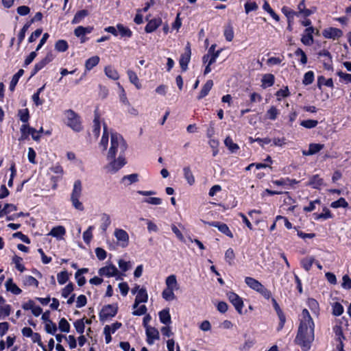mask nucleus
<instances>
[{"label": "nucleus", "mask_w": 351, "mask_h": 351, "mask_svg": "<svg viewBox=\"0 0 351 351\" xmlns=\"http://www.w3.org/2000/svg\"><path fill=\"white\" fill-rule=\"evenodd\" d=\"M315 339V323L308 311L304 308L300 318V324L295 342L303 351H308Z\"/></svg>", "instance_id": "1"}, {"label": "nucleus", "mask_w": 351, "mask_h": 351, "mask_svg": "<svg viewBox=\"0 0 351 351\" xmlns=\"http://www.w3.org/2000/svg\"><path fill=\"white\" fill-rule=\"evenodd\" d=\"M82 191V182L80 180L75 181L73 191L71 195V201L73 206L78 210H84L83 204L80 201Z\"/></svg>", "instance_id": "2"}, {"label": "nucleus", "mask_w": 351, "mask_h": 351, "mask_svg": "<svg viewBox=\"0 0 351 351\" xmlns=\"http://www.w3.org/2000/svg\"><path fill=\"white\" fill-rule=\"evenodd\" d=\"M67 116V125L75 132H79L82 130L83 126L80 117L73 110H68L66 112Z\"/></svg>", "instance_id": "3"}, {"label": "nucleus", "mask_w": 351, "mask_h": 351, "mask_svg": "<svg viewBox=\"0 0 351 351\" xmlns=\"http://www.w3.org/2000/svg\"><path fill=\"white\" fill-rule=\"evenodd\" d=\"M118 312V304L104 305L99 313V320L104 322L110 318L114 317Z\"/></svg>", "instance_id": "4"}, {"label": "nucleus", "mask_w": 351, "mask_h": 351, "mask_svg": "<svg viewBox=\"0 0 351 351\" xmlns=\"http://www.w3.org/2000/svg\"><path fill=\"white\" fill-rule=\"evenodd\" d=\"M227 297L231 304L234 306L235 310L239 314H242V309L243 308V300L237 293L233 291L227 293Z\"/></svg>", "instance_id": "5"}, {"label": "nucleus", "mask_w": 351, "mask_h": 351, "mask_svg": "<svg viewBox=\"0 0 351 351\" xmlns=\"http://www.w3.org/2000/svg\"><path fill=\"white\" fill-rule=\"evenodd\" d=\"M273 307L279 318V323L278 327L276 328L277 331H280L285 326V324L286 322V316L281 309L280 305L277 302L276 300L274 298L271 299Z\"/></svg>", "instance_id": "6"}, {"label": "nucleus", "mask_w": 351, "mask_h": 351, "mask_svg": "<svg viewBox=\"0 0 351 351\" xmlns=\"http://www.w3.org/2000/svg\"><path fill=\"white\" fill-rule=\"evenodd\" d=\"M191 45L189 43H187L185 49L184 53H182L179 60V63L182 71L184 72L188 69V64L191 60Z\"/></svg>", "instance_id": "7"}, {"label": "nucleus", "mask_w": 351, "mask_h": 351, "mask_svg": "<svg viewBox=\"0 0 351 351\" xmlns=\"http://www.w3.org/2000/svg\"><path fill=\"white\" fill-rule=\"evenodd\" d=\"M203 222L205 224H208L209 226L217 228L219 231H220L221 233L224 234L227 237L232 239L233 238V234L230 230L229 227L227 226V224L220 222V221H203Z\"/></svg>", "instance_id": "8"}, {"label": "nucleus", "mask_w": 351, "mask_h": 351, "mask_svg": "<svg viewBox=\"0 0 351 351\" xmlns=\"http://www.w3.org/2000/svg\"><path fill=\"white\" fill-rule=\"evenodd\" d=\"M317 55L319 57L324 58L322 60L324 68L327 71H332V56L330 51L327 49H322L317 53Z\"/></svg>", "instance_id": "9"}, {"label": "nucleus", "mask_w": 351, "mask_h": 351, "mask_svg": "<svg viewBox=\"0 0 351 351\" xmlns=\"http://www.w3.org/2000/svg\"><path fill=\"white\" fill-rule=\"evenodd\" d=\"M110 160L111 162L106 167V168L112 173H116L126 164L125 159L122 156H119L117 160L115 158Z\"/></svg>", "instance_id": "10"}, {"label": "nucleus", "mask_w": 351, "mask_h": 351, "mask_svg": "<svg viewBox=\"0 0 351 351\" xmlns=\"http://www.w3.org/2000/svg\"><path fill=\"white\" fill-rule=\"evenodd\" d=\"M322 35L325 38L336 40L343 36V32L339 28L330 27L324 29Z\"/></svg>", "instance_id": "11"}, {"label": "nucleus", "mask_w": 351, "mask_h": 351, "mask_svg": "<svg viewBox=\"0 0 351 351\" xmlns=\"http://www.w3.org/2000/svg\"><path fill=\"white\" fill-rule=\"evenodd\" d=\"M98 274L101 276L113 277L119 274L117 268L112 264L101 267Z\"/></svg>", "instance_id": "12"}, {"label": "nucleus", "mask_w": 351, "mask_h": 351, "mask_svg": "<svg viewBox=\"0 0 351 351\" xmlns=\"http://www.w3.org/2000/svg\"><path fill=\"white\" fill-rule=\"evenodd\" d=\"M315 28L313 27H306L304 34L302 35L301 42L306 46H310L313 43V33Z\"/></svg>", "instance_id": "13"}, {"label": "nucleus", "mask_w": 351, "mask_h": 351, "mask_svg": "<svg viewBox=\"0 0 351 351\" xmlns=\"http://www.w3.org/2000/svg\"><path fill=\"white\" fill-rule=\"evenodd\" d=\"M145 332L147 336L146 341L149 345H152L155 340L160 338L159 332L154 327H147Z\"/></svg>", "instance_id": "14"}, {"label": "nucleus", "mask_w": 351, "mask_h": 351, "mask_svg": "<svg viewBox=\"0 0 351 351\" xmlns=\"http://www.w3.org/2000/svg\"><path fill=\"white\" fill-rule=\"evenodd\" d=\"M298 11L296 12L297 16H302L306 18L313 14L315 11L316 8H314L313 10L306 8L305 0H301L299 4L298 5Z\"/></svg>", "instance_id": "15"}, {"label": "nucleus", "mask_w": 351, "mask_h": 351, "mask_svg": "<svg viewBox=\"0 0 351 351\" xmlns=\"http://www.w3.org/2000/svg\"><path fill=\"white\" fill-rule=\"evenodd\" d=\"M114 237L119 241H121V246L125 247L128 245L129 235L128 232L123 229H116L114 231Z\"/></svg>", "instance_id": "16"}, {"label": "nucleus", "mask_w": 351, "mask_h": 351, "mask_svg": "<svg viewBox=\"0 0 351 351\" xmlns=\"http://www.w3.org/2000/svg\"><path fill=\"white\" fill-rule=\"evenodd\" d=\"M162 19L160 18H154L148 21L147 24L145 27L146 33H152L156 30L162 24Z\"/></svg>", "instance_id": "17"}, {"label": "nucleus", "mask_w": 351, "mask_h": 351, "mask_svg": "<svg viewBox=\"0 0 351 351\" xmlns=\"http://www.w3.org/2000/svg\"><path fill=\"white\" fill-rule=\"evenodd\" d=\"M324 147V144L321 143H310L308 150H303L304 156H312L319 152Z\"/></svg>", "instance_id": "18"}, {"label": "nucleus", "mask_w": 351, "mask_h": 351, "mask_svg": "<svg viewBox=\"0 0 351 351\" xmlns=\"http://www.w3.org/2000/svg\"><path fill=\"white\" fill-rule=\"evenodd\" d=\"M119 141H121V149L123 152H125V150L127 148L126 143L124 141L123 137L117 133L112 134H111V145H112V143H114V149H117L119 145Z\"/></svg>", "instance_id": "19"}, {"label": "nucleus", "mask_w": 351, "mask_h": 351, "mask_svg": "<svg viewBox=\"0 0 351 351\" xmlns=\"http://www.w3.org/2000/svg\"><path fill=\"white\" fill-rule=\"evenodd\" d=\"M88 268L84 267L78 269L75 274V278L79 287H82L86 282V280L82 275L88 272Z\"/></svg>", "instance_id": "20"}, {"label": "nucleus", "mask_w": 351, "mask_h": 351, "mask_svg": "<svg viewBox=\"0 0 351 351\" xmlns=\"http://www.w3.org/2000/svg\"><path fill=\"white\" fill-rule=\"evenodd\" d=\"M213 86V81L212 80H208L202 86L199 95L197 97V100H201L207 96Z\"/></svg>", "instance_id": "21"}, {"label": "nucleus", "mask_w": 351, "mask_h": 351, "mask_svg": "<svg viewBox=\"0 0 351 351\" xmlns=\"http://www.w3.org/2000/svg\"><path fill=\"white\" fill-rule=\"evenodd\" d=\"M100 130H101L100 115L97 109L95 110L94 119H93V133L94 136L96 137H98L100 134Z\"/></svg>", "instance_id": "22"}, {"label": "nucleus", "mask_w": 351, "mask_h": 351, "mask_svg": "<svg viewBox=\"0 0 351 351\" xmlns=\"http://www.w3.org/2000/svg\"><path fill=\"white\" fill-rule=\"evenodd\" d=\"M5 288L8 291H10L14 295H19L22 293V290L13 282L12 278H8L5 282Z\"/></svg>", "instance_id": "23"}, {"label": "nucleus", "mask_w": 351, "mask_h": 351, "mask_svg": "<svg viewBox=\"0 0 351 351\" xmlns=\"http://www.w3.org/2000/svg\"><path fill=\"white\" fill-rule=\"evenodd\" d=\"M308 184L313 189H320L321 186L324 184V180L318 174L313 175L310 178Z\"/></svg>", "instance_id": "24"}, {"label": "nucleus", "mask_w": 351, "mask_h": 351, "mask_svg": "<svg viewBox=\"0 0 351 351\" xmlns=\"http://www.w3.org/2000/svg\"><path fill=\"white\" fill-rule=\"evenodd\" d=\"M117 29L118 32V35L119 34L122 38H130L133 35L132 30L129 27L124 26L121 23L117 24Z\"/></svg>", "instance_id": "25"}, {"label": "nucleus", "mask_w": 351, "mask_h": 351, "mask_svg": "<svg viewBox=\"0 0 351 351\" xmlns=\"http://www.w3.org/2000/svg\"><path fill=\"white\" fill-rule=\"evenodd\" d=\"M262 87L263 88H266L267 87H271L274 84L275 82V76L271 73H267L263 75L262 79Z\"/></svg>", "instance_id": "26"}, {"label": "nucleus", "mask_w": 351, "mask_h": 351, "mask_svg": "<svg viewBox=\"0 0 351 351\" xmlns=\"http://www.w3.org/2000/svg\"><path fill=\"white\" fill-rule=\"evenodd\" d=\"M245 282L250 289L256 292L263 285L258 280L249 276L245 278Z\"/></svg>", "instance_id": "27"}, {"label": "nucleus", "mask_w": 351, "mask_h": 351, "mask_svg": "<svg viewBox=\"0 0 351 351\" xmlns=\"http://www.w3.org/2000/svg\"><path fill=\"white\" fill-rule=\"evenodd\" d=\"M160 322L165 325H169L171 323V315L169 308H165L160 311L158 313Z\"/></svg>", "instance_id": "28"}, {"label": "nucleus", "mask_w": 351, "mask_h": 351, "mask_svg": "<svg viewBox=\"0 0 351 351\" xmlns=\"http://www.w3.org/2000/svg\"><path fill=\"white\" fill-rule=\"evenodd\" d=\"M272 183L277 186H293L294 184H296L298 183V181H297L295 179H291L289 178H280L279 180H272Z\"/></svg>", "instance_id": "29"}, {"label": "nucleus", "mask_w": 351, "mask_h": 351, "mask_svg": "<svg viewBox=\"0 0 351 351\" xmlns=\"http://www.w3.org/2000/svg\"><path fill=\"white\" fill-rule=\"evenodd\" d=\"M29 129H31V126L29 125V123L23 124L21 126V128H20L21 136L19 138V141L20 142L29 139V136L30 135V130H29Z\"/></svg>", "instance_id": "30"}, {"label": "nucleus", "mask_w": 351, "mask_h": 351, "mask_svg": "<svg viewBox=\"0 0 351 351\" xmlns=\"http://www.w3.org/2000/svg\"><path fill=\"white\" fill-rule=\"evenodd\" d=\"M324 85L329 88L334 87V83L332 78L326 79L324 76L320 75L317 77V87L322 89V86Z\"/></svg>", "instance_id": "31"}, {"label": "nucleus", "mask_w": 351, "mask_h": 351, "mask_svg": "<svg viewBox=\"0 0 351 351\" xmlns=\"http://www.w3.org/2000/svg\"><path fill=\"white\" fill-rule=\"evenodd\" d=\"M183 173H184V177L186 179L187 183L191 186L193 185L195 182V177L193 176V174L191 170L190 167H189V166L184 167L183 168Z\"/></svg>", "instance_id": "32"}, {"label": "nucleus", "mask_w": 351, "mask_h": 351, "mask_svg": "<svg viewBox=\"0 0 351 351\" xmlns=\"http://www.w3.org/2000/svg\"><path fill=\"white\" fill-rule=\"evenodd\" d=\"M127 74L130 82L133 84L137 89H140L141 88V84L139 82L136 73L134 71L129 69L127 71Z\"/></svg>", "instance_id": "33"}, {"label": "nucleus", "mask_w": 351, "mask_h": 351, "mask_svg": "<svg viewBox=\"0 0 351 351\" xmlns=\"http://www.w3.org/2000/svg\"><path fill=\"white\" fill-rule=\"evenodd\" d=\"M89 14L87 10H81L77 11L71 21L72 24L80 23L85 17Z\"/></svg>", "instance_id": "34"}, {"label": "nucleus", "mask_w": 351, "mask_h": 351, "mask_svg": "<svg viewBox=\"0 0 351 351\" xmlns=\"http://www.w3.org/2000/svg\"><path fill=\"white\" fill-rule=\"evenodd\" d=\"M17 210V206L13 204L6 203L0 211V218L6 217L12 212Z\"/></svg>", "instance_id": "35"}, {"label": "nucleus", "mask_w": 351, "mask_h": 351, "mask_svg": "<svg viewBox=\"0 0 351 351\" xmlns=\"http://www.w3.org/2000/svg\"><path fill=\"white\" fill-rule=\"evenodd\" d=\"M314 219L315 220H319V219H328L330 218H332V214L331 213L330 210L327 207L323 208V213H314L313 214Z\"/></svg>", "instance_id": "36"}, {"label": "nucleus", "mask_w": 351, "mask_h": 351, "mask_svg": "<svg viewBox=\"0 0 351 351\" xmlns=\"http://www.w3.org/2000/svg\"><path fill=\"white\" fill-rule=\"evenodd\" d=\"M65 234L66 230L62 226L53 227L49 232L50 235L56 238H62Z\"/></svg>", "instance_id": "37"}, {"label": "nucleus", "mask_w": 351, "mask_h": 351, "mask_svg": "<svg viewBox=\"0 0 351 351\" xmlns=\"http://www.w3.org/2000/svg\"><path fill=\"white\" fill-rule=\"evenodd\" d=\"M105 74L108 77L113 80H117L119 78V74L118 71L114 69L112 66H107L104 69Z\"/></svg>", "instance_id": "38"}, {"label": "nucleus", "mask_w": 351, "mask_h": 351, "mask_svg": "<svg viewBox=\"0 0 351 351\" xmlns=\"http://www.w3.org/2000/svg\"><path fill=\"white\" fill-rule=\"evenodd\" d=\"M224 144L231 153H236L239 149V146L233 142L230 136H227L225 138Z\"/></svg>", "instance_id": "39"}, {"label": "nucleus", "mask_w": 351, "mask_h": 351, "mask_svg": "<svg viewBox=\"0 0 351 351\" xmlns=\"http://www.w3.org/2000/svg\"><path fill=\"white\" fill-rule=\"evenodd\" d=\"M100 58L97 56H92L87 59L85 62V68L86 71H90L93 67L97 66L99 62Z\"/></svg>", "instance_id": "40"}, {"label": "nucleus", "mask_w": 351, "mask_h": 351, "mask_svg": "<svg viewBox=\"0 0 351 351\" xmlns=\"http://www.w3.org/2000/svg\"><path fill=\"white\" fill-rule=\"evenodd\" d=\"M165 282L167 288L173 289L175 290H178L179 289L176 276L174 274L169 276L166 278Z\"/></svg>", "instance_id": "41"}, {"label": "nucleus", "mask_w": 351, "mask_h": 351, "mask_svg": "<svg viewBox=\"0 0 351 351\" xmlns=\"http://www.w3.org/2000/svg\"><path fill=\"white\" fill-rule=\"evenodd\" d=\"M173 289L166 287L162 292V298L168 302L172 301L176 298Z\"/></svg>", "instance_id": "42"}, {"label": "nucleus", "mask_w": 351, "mask_h": 351, "mask_svg": "<svg viewBox=\"0 0 351 351\" xmlns=\"http://www.w3.org/2000/svg\"><path fill=\"white\" fill-rule=\"evenodd\" d=\"M18 117L19 119L23 122V124L29 123V120L30 118L29 111L27 108L20 109L18 111Z\"/></svg>", "instance_id": "43"}, {"label": "nucleus", "mask_w": 351, "mask_h": 351, "mask_svg": "<svg viewBox=\"0 0 351 351\" xmlns=\"http://www.w3.org/2000/svg\"><path fill=\"white\" fill-rule=\"evenodd\" d=\"M278 114V109L276 106H272L266 112L265 117L269 120L274 121L277 119Z\"/></svg>", "instance_id": "44"}, {"label": "nucleus", "mask_w": 351, "mask_h": 351, "mask_svg": "<svg viewBox=\"0 0 351 351\" xmlns=\"http://www.w3.org/2000/svg\"><path fill=\"white\" fill-rule=\"evenodd\" d=\"M315 263V258L311 256L308 258H304L301 261L302 267L306 271H309L312 267L313 264Z\"/></svg>", "instance_id": "45"}, {"label": "nucleus", "mask_w": 351, "mask_h": 351, "mask_svg": "<svg viewBox=\"0 0 351 351\" xmlns=\"http://www.w3.org/2000/svg\"><path fill=\"white\" fill-rule=\"evenodd\" d=\"M135 300L140 302L141 303L147 302L148 300V294L147 293V290L145 288L140 289Z\"/></svg>", "instance_id": "46"}, {"label": "nucleus", "mask_w": 351, "mask_h": 351, "mask_svg": "<svg viewBox=\"0 0 351 351\" xmlns=\"http://www.w3.org/2000/svg\"><path fill=\"white\" fill-rule=\"evenodd\" d=\"M343 306L341 303L335 302L332 304V313L334 316H340L343 313Z\"/></svg>", "instance_id": "47"}, {"label": "nucleus", "mask_w": 351, "mask_h": 351, "mask_svg": "<svg viewBox=\"0 0 351 351\" xmlns=\"http://www.w3.org/2000/svg\"><path fill=\"white\" fill-rule=\"evenodd\" d=\"M68 49L69 45L65 40H58L55 44V49L58 52H64Z\"/></svg>", "instance_id": "48"}, {"label": "nucleus", "mask_w": 351, "mask_h": 351, "mask_svg": "<svg viewBox=\"0 0 351 351\" xmlns=\"http://www.w3.org/2000/svg\"><path fill=\"white\" fill-rule=\"evenodd\" d=\"M54 58V56L51 52H48L45 57L43 58L40 61L37 62L40 69H43L47 64L50 63Z\"/></svg>", "instance_id": "49"}, {"label": "nucleus", "mask_w": 351, "mask_h": 351, "mask_svg": "<svg viewBox=\"0 0 351 351\" xmlns=\"http://www.w3.org/2000/svg\"><path fill=\"white\" fill-rule=\"evenodd\" d=\"M110 223L111 220L110 215L106 213H104L101 215V224L100 227L102 231L106 232L108 228L110 226Z\"/></svg>", "instance_id": "50"}, {"label": "nucleus", "mask_w": 351, "mask_h": 351, "mask_svg": "<svg viewBox=\"0 0 351 351\" xmlns=\"http://www.w3.org/2000/svg\"><path fill=\"white\" fill-rule=\"evenodd\" d=\"M74 327L77 333L82 335L85 330L84 318L77 319L73 323Z\"/></svg>", "instance_id": "51"}, {"label": "nucleus", "mask_w": 351, "mask_h": 351, "mask_svg": "<svg viewBox=\"0 0 351 351\" xmlns=\"http://www.w3.org/2000/svg\"><path fill=\"white\" fill-rule=\"evenodd\" d=\"M330 206L333 208H348V203L343 197H340L337 200L332 202L330 204Z\"/></svg>", "instance_id": "52"}, {"label": "nucleus", "mask_w": 351, "mask_h": 351, "mask_svg": "<svg viewBox=\"0 0 351 351\" xmlns=\"http://www.w3.org/2000/svg\"><path fill=\"white\" fill-rule=\"evenodd\" d=\"M108 132L107 130V125L106 123H104V132L100 141V145L103 146L104 150L107 149V146L108 144Z\"/></svg>", "instance_id": "53"}, {"label": "nucleus", "mask_w": 351, "mask_h": 351, "mask_svg": "<svg viewBox=\"0 0 351 351\" xmlns=\"http://www.w3.org/2000/svg\"><path fill=\"white\" fill-rule=\"evenodd\" d=\"M75 285L73 282H69L61 291V295L63 298H67L74 291Z\"/></svg>", "instance_id": "54"}, {"label": "nucleus", "mask_w": 351, "mask_h": 351, "mask_svg": "<svg viewBox=\"0 0 351 351\" xmlns=\"http://www.w3.org/2000/svg\"><path fill=\"white\" fill-rule=\"evenodd\" d=\"M69 279V274L66 270L62 271L57 274V280L60 285H64Z\"/></svg>", "instance_id": "55"}, {"label": "nucleus", "mask_w": 351, "mask_h": 351, "mask_svg": "<svg viewBox=\"0 0 351 351\" xmlns=\"http://www.w3.org/2000/svg\"><path fill=\"white\" fill-rule=\"evenodd\" d=\"M70 324L68 321L62 317L60 319L58 324V328L62 332H69L70 331Z\"/></svg>", "instance_id": "56"}, {"label": "nucleus", "mask_w": 351, "mask_h": 351, "mask_svg": "<svg viewBox=\"0 0 351 351\" xmlns=\"http://www.w3.org/2000/svg\"><path fill=\"white\" fill-rule=\"evenodd\" d=\"M235 258V254L232 248H228L225 252V260L229 265H232Z\"/></svg>", "instance_id": "57"}, {"label": "nucleus", "mask_w": 351, "mask_h": 351, "mask_svg": "<svg viewBox=\"0 0 351 351\" xmlns=\"http://www.w3.org/2000/svg\"><path fill=\"white\" fill-rule=\"evenodd\" d=\"M128 180V185L132 184L133 183L137 182L138 181V174L137 173H132L130 175L124 176L122 179L121 182H124L125 181Z\"/></svg>", "instance_id": "58"}, {"label": "nucleus", "mask_w": 351, "mask_h": 351, "mask_svg": "<svg viewBox=\"0 0 351 351\" xmlns=\"http://www.w3.org/2000/svg\"><path fill=\"white\" fill-rule=\"evenodd\" d=\"M307 305L309 308L315 313H318L319 311V306L318 302L314 298H308L307 300Z\"/></svg>", "instance_id": "59"}, {"label": "nucleus", "mask_w": 351, "mask_h": 351, "mask_svg": "<svg viewBox=\"0 0 351 351\" xmlns=\"http://www.w3.org/2000/svg\"><path fill=\"white\" fill-rule=\"evenodd\" d=\"M294 54L296 56H300V59L299 62L301 64L304 65L307 63L308 58H307L306 54L301 48H298L295 51Z\"/></svg>", "instance_id": "60"}, {"label": "nucleus", "mask_w": 351, "mask_h": 351, "mask_svg": "<svg viewBox=\"0 0 351 351\" xmlns=\"http://www.w3.org/2000/svg\"><path fill=\"white\" fill-rule=\"evenodd\" d=\"M318 124V121L314 119L303 120L300 122V125L307 129L315 128Z\"/></svg>", "instance_id": "61"}, {"label": "nucleus", "mask_w": 351, "mask_h": 351, "mask_svg": "<svg viewBox=\"0 0 351 351\" xmlns=\"http://www.w3.org/2000/svg\"><path fill=\"white\" fill-rule=\"evenodd\" d=\"M57 326L51 320H49V323H46L45 325V331L51 335H54L57 331Z\"/></svg>", "instance_id": "62"}, {"label": "nucleus", "mask_w": 351, "mask_h": 351, "mask_svg": "<svg viewBox=\"0 0 351 351\" xmlns=\"http://www.w3.org/2000/svg\"><path fill=\"white\" fill-rule=\"evenodd\" d=\"M314 77H315V75H314L313 71H307L304 75L302 83L304 85H309L313 82Z\"/></svg>", "instance_id": "63"}, {"label": "nucleus", "mask_w": 351, "mask_h": 351, "mask_svg": "<svg viewBox=\"0 0 351 351\" xmlns=\"http://www.w3.org/2000/svg\"><path fill=\"white\" fill-rule=\"evenodd\" d=\"M245 12L246 14L252 11H256L258 8L257 3L255 1H247L244 4Z\"/></svg>", "instance_id": "64"}]
</instances>
